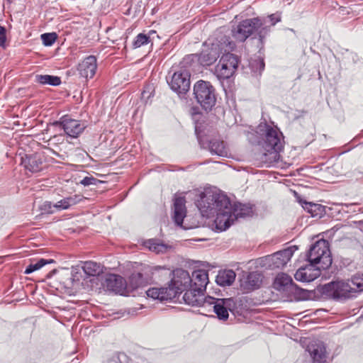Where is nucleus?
<instances>
[{"label": "nucleus", "instance_id": "nucleus-1", "mask_svg": "<svg viewBox=\"0 0 363 363\" xmlns=\"http://www.w3.org/2000/svg\"><path fill=\"white\" fill-rule=\"evenodd\" d=\"M197 206L203 217H216L214 224L220 231L225 230L238 218L245 217L251 213V208L245 204H233L227 195L217 189L203 192Z\"/></svg>", "mask_w": 363, "mask_h": 363}, {"label": "nucleus", "instance_id": "nucleus-2", "mask_svg": "<svg viewBox=\"0 0 363 363\" xmlns=\"http://www.w3.org/2000/svg\"><path fill=\"white\" fill-rule=\"evenodd\" d=\"M258 144L264 150L259 154L257 160L262 167H270L279 160V152L284 148V136L279 129L267 123H260L256 130Z\"/></svg>", "mask_w": 363, "mask_h": 363}, {"label": "nucleus", "instance_id": "nucleus-3", "mask_svg": "<svg viewBox=\"0 0 363 363\" xmlns=\"http://www.w3.org/2000/svg\"><path fill=\"white\" fill-rule=\"evenodd\" d=\"M269 33V26L260 18L244 20L232 30L233 37L237 41L241 43L245 41L248 37L253 34L258 36L259 40L262 43Z\"/></svg>", "mask_w": 363, "mask_h": 363}, {"label": "nucleus", "instance_id": "nucleus-4", "mask_svg": "<svg viewBox=\"0 0 363 363\" xmlns=\"http://www.w3.org/2000/svg\"><path fill=\"white\" fill-rule=\"evenodd\" d=\"M235 45L230 41L226 36H223L220 40L212 42H206L202 51L198 56V60L202 66L213 65L223 52L232 51L235 49Z\"/></svg>", "mask_w": 363, "mask_h": 363}, {"label": "nucleus", "instance_id": "nucleus-5", "mask_svg": "<svg viewBox=\"0 0 363 363\" xmlns=\"http://www.w3.org/2000/svg\"><path fill=\"white\" fill-rule=\"evenodd\" d=\"M200 118L201 116L199 114L193 116V119L195 121V133L201 147L208 149L212 155L223 157H230L229 149L223 140L217 138L210 140L205 139L206 133L203 124L199 122Z\"/></svg>", "mask_w": 363, "mask_h": 363}, {"label": "nucleus", "instance_id": "nucleus-6", "mask_svg": "<svg viewBox=\"0 0 363 363\" xmlns=\"http://www.w3.org/2000/svg\"><path fill=\"white\" fill-rule=\"evenodd\" d=\"M306 260L318 265L322 269H328L332 264V258L327 240L321 239L311 245L306 255Z\"/></svg>", "mask_w": 363, "mask_h": 363}, {"label": "nucleus", "instance_id": "nucleus-7", "mask_svg": "<svg viewBox=\"0 0 363 363\" xmlns=\"http://www.w3.org/2000/svg\"><path fill=\"white\" fill-rule=\"evenodd\" d=\"M194 94L198 104L206 111H210L216 101L215 89L209 82L199 80L194 86Z\"/></svg>", "mask_w": 363, "mask_h": 363}, {"label": "nucleus", "instance_id": "nucleus-8", "mask_svg": "<svg viewBox=\"0 0 363 363\" xmlns=\"http://www.w3.org/2000/svg\"><path fill=\"white\" fill-rule=\"evenodd\" d=\"M321 292L323 295L333 299H346L353 297L354 287L350 282L342 281H331L322 286Z\"/></svg>", "mask_w": 363, "mask_h": 363}, {"label": "nucleus", "instance_id": "nucleus-9", "mask_svg": "<svg viewBox=\"0 0 363 363\" xmlns=\"http://www.w3.org/2000/svg\"><path fill=\"white\" fill-rule=\"evenodd\" d=\"M239 64L238 57L227 51L223 52L218 64L216 67V73L219 79H229L235 72Z\"/></svg>", "mask_w": 363, "mask_h": 363}, {"label": "nucleus", "instance_id": "nucleus-10", "mask_svg": "<svg viewBox=\"0 0 363 363\" xmlns=\"http://www.w3.org/2000/svg\"><path fill=\"white\" fill-rule=\"evenodd\" d=\"M55 124L60 126L67 135L73 138H77L87 126L86 122L72 119L68 116H62Z\"/></svg>", "mask_w": 363, "mask_h": 363}, {"label": "nucleus", "instance_id": "nucleus-11", "mask_svg": "<svg viewBox=\"0 0 363 363\" xmlns=\"http://www.w3.org/2000/svg\"><path fill=\"white\" fill-rule=\"evenodd\" d=\"M313 363H327V350L324 342H299Z\"/></svg>", "mask_w": 363, "mask_h": 363}, {"label": "nucleus", "instance_id": "nucleus-12", "mask_svg": "<svg viewBox=\"0 0 363 363\" xmlns=\"http://www.w3.org/2000/svg\"><path fill=\"white\" fill-rule=\"evenodd\" d=\"M298 250L296 245L290 246L265 257V261L272 269L281 268L291 259L294 253Z\"/></svg>", "mask_w": 363, "mask_h": 363}, {"label": "nucleus", "instance_id": "nucleus-13", "mask_svg": "<svg viewBox=\"0 0 363 363\" xmlns=\"http://www.w3.org/2000/svg\"><path fill=\"white\" fill-rule=\"evenodd\" d=\"M169 289L176 293V298L191 286V276L183 269H177L173 272V278L169 285Z\"/></svg>", "mask_w": 363, "mask_h": 363}, {"label": "nucleus", "instance_id": "nucleus-14", "mask_svg": "<svg viewBox=\"0 0 363 363\" xmlns=\"http://www.w3.org/2000/svg\"><path fill=\"white\" fill-rule=\"evenodd\" d=\"M167 83L174 91L179 94H186L190 88V74L186 69H180L172 74Z\"/></svg>", "mask_w": 363, "mask_h": 363}, {"label": "nucleus", "instance_id": "nucleus-15", "mask_svg": "<svg viewBox=\"0 0 363 363\" xmlns=\"http://www.w3.org/2000/svg\"><path fill=\"white\" fill-rule=\"evenodd\" d=\"M206 306H212L213 311L219 320H225L228 318V311L230 310L231 300L229 298H216L206 296Z\"/></svg>", "mask_w": 363, "mask_h": 363}, {"label": "nucleus", "instance_id": "nucleus-16", "mask_svg": "<svg viewBox=\"0 0 363 363\" xmlns=\"http://www.w3.org/2000/svg\"><path fill=\"white\" fill-rule=\"evenodd\" d=\"M102 287L106 291L124 295L126 293L125 280L119 275L108 274L102 282Z\"/></svg>", "mask_w": 363, "mask_h": 363}, {"label": "nucleus", "instance_id": "nucleus-17", "mask_svg": "<svg viewBox=\"0 0 363 363\" xmlns=\"http://www.w3.org/2000/svg\"><path fill=\"white\" fill-rule=\"evenodd\" d=\"M203 291L198 288L189 286L184 291L182 298L187 305L206 307V296L204 297Z\"/></svg>", "mask_w": 363, "mask_h": 363}, {"label": "nucleus", "instance_id": "nucleus-18", "mask_svg": "<svg viewBox=\"0 0 363 363\" xmlns=\"http://www.w3.org/2000/svg\"><path fill=\"white\" fill-rule=\"evenodd\" d=\"M315 266L314 264L309 263L306 267H300L294 275L295 279L303 282H311L315 280L320 276V269H322Z\"/></svg>", "mask_w": 363, "mask_h": 363}, {"label": "nucleus", "instance_id": "nucleus-19", "mask_svg": "<svg viewBox=\"0 0 363 363\" xmlns=\"http://www.w3.org/2000/svg\"><path fill=\"white\" fill-rule=\"evenodd\" d=\"M97 69L96 58L94 55L86 57L78 65L77 70L80 77L85 79L92 78Z\"/></svg>", "mask_w": 363, "mask_h": 363}, {"label": "nucleus", "instance_id": "nucleus-20", "mask_svg": "<svg viewBox=\"0 0 363 363\" xmlns=\"http://www.w3.org/2000/svg\"><path fill=\"white\" fill-rule=\"evenodd\" d=\"M43 156L40 153H35L21 158V164L24 168L32 173L41 171L44 165Z\"/></svg>", "mask_w": 363, "mask_h": 363}, {"label": "nucleus", "instance_id": "nucleus-21", "mask_svg": "<svg viewBox=\"0 0 363 363\" xmlns=\"http://www.w3.org/2000/svg\"><path fill=\"white\" fill-rule=\"evenodd\" d=\"M147 296L160 301H171L176 298V293L168 287H152L146 291Z\"/></svg>", "mask_w": 363, "mask_h": 363}, {"label": "nucleus", "instance_id": "nucleus-22", "mask_svg": "<svg viewBox=\"0 0 363 363\" xmlns=\"http://www.w3.org/2000/svg\"><path fill=\"white\" fill-rule=\"evenodd\" d=\"M262 281V276L257 272L248 273L240 279V286L243 290L250 291L259 288Z\"/></svg>", "mask_w": 363, "mask_h": 363}, {"label": "nucleus", "instance_id": "nucleus-23", "mask_svg": "<svg viewBox=\"0 0 363 363\" xmlns=\"http://www.w3.org/2000/svg\"><path fill=\"white\" fill-rule=\"evenodd\" d=\"M185 203L186 200L184 197L179 196L174 199L173 219L174 223L179 226L182 225L184 218L186 214Z\"/></svg>", "mask_w": 363, "mask_h": 363}, {"label": "nucleus", "instance_id": "nucleus-24", "mask_svg": "<svg viewBox=\"0 0 363 363\" xmlns=\"http://www.w3.org/2000/svg\"><path fill=\"white\" fill-rule=\"evenodd\" d=\"M208 281V274L206 270L196 269L193 272L191 277V286L205 291Z\"/></svg>", "mask_w": 363, "mask_h": 363}, {"label": "nucleus", "instance_id": "nucleus-25", "mask_svg": "<svg viewBox=\"0 0 363 363\" xmlns=\"http://www.w3.org/2000/svg\"><path fill=\"white\" fill-rule=\"evenodd\" d=\"M274 287L282 292L292 291L294 289V284L292 278L286 274L281 273L277 276Z\"/></svg>", "mask_w": 363, "mask_h": 363}, {"label": "nucleus", "instance_id": "nucleus-26", "mask_svg": "<svg viewBox=\"0 0 363 363\" xmlns=\"http://www.w3.org/2000/svg\"><path fill=\"white\" fill-rule=\"evenodd\" d=\"M303 208L311 214V217L321 218L325 214V207L320 204L300 201Z\"/></svg>", "mask_w": 363, "mask_h": 363}, {"label": "nucleus", "instance_id": "nucleus-27", "mask_svg": "<svg viewBox=\"0 0 363 363\" xmlns=\"http://www.w3.org/2000/svg\"><path fill=\"white\" fill-rule=\"evenodd\" d=\"M236 274L232 269L220 271L216 277V283L221 286H230L235 279Z\"/></svg>", "mask_w": 363, "mask_h": 363}, {"label": "nucleus", "instance_id": "nucleus-28", "mask_svg": "<svg viewBox=\"0 0 363 363\" xmlns=\"http://www.w3.org/2000/svg\"><path fill=\"white\" fill-rule=\"evenodd\" d=\"M80 196L77 195L68 196L55 203L54 207L57 211L66 210L68 209L69 207L78 203L80 201Z\"/></svg>", "mask_w": 363, "mask_h": 363}, {"label": "nucleus", "instance_id": "nucleus-29", "mask_svg": "<svg viewBox=\"0 0 363 363\" xmlns=\"http://www.w3.org/2000/svg\"><path fill=\"white\" fill-rule=\"evenodd\" d=\"M82 269L84 273L88 276H98L103 272V266L93 261L85 262L82 266Z\"/></svg>", "mask_w": 363, "mask_h": 363}, {"label": "nucleus", "instance_id": "nucleus-30", "mask_svg": "<svg viewBox=\"0 0 363 363\" xmlns=\"http://www.w3.org/2000/svg\"><path fill=\"white\" fill-rule=\"evenodd\" d=\"M143 246L150 251L156 253H163L167 251L168 247L156 239H149L143 242Z\"/></svg>", "mask_w": 363, "mask_h": 363}, {"label": "nucleus", "instance_id": "nucleus-31", "mask_svg": "<svg viewBox=\"0 0 363 363\" xmlns=\"http://www.w3.org/2000/svg\"><path fill=\"white\" fill-rule=\"evenodd\" d=\"M35 80L37 82L41 84H48L51 86H58L61 84V79L57 76L48 75V74H38L35 76Z\"/></svg>", "mask_w": 363, "mask_h": 363}, {"label": "nucleus", "instance_id": "nucleus-32", "mask_svg": "<svg viewBox=\"0 0 363 363\" xmlns=\"http://www.w3.org/2000/svg\"><path fill=\"white\" fill-rule=\"evenodd\" d=\"M53 259H40L38 261H37L35 263H30L26 269L24 273L26 274H31L32 272L40 269L41 267H43L46 264L52 263L53 262Z\"/></svg>", "mask_w": 363, "mask_h": 363}, {"label": "nucleus", "instance_id": "nucleus-33", "mask_svg": "<svg viewBox=\"0 0 363 363\" xmlns=\"http://www.w3.org/2000/svg\"><path fill=\"white\" fill-rule=\"evenodd\" d=\"M145 279L141 273H133L129 277V284L133 289H137L145 284Z\"/></svg>", "mask_w": 363, "mask_h": 363}, {"label": "nucleus", "instance_id": "nucleus-34", "mask_svg": "<svg viewBox=\"0 0 363 363\" xmlns=\"http://www.w3.org/2000/svg\"><path fill=\"white\" fill-rule=\"evenodd\" d=\"M350 284L354 287V294L363 291V274L357 273L350 280Z\"/></svg>", "mask_w": 363, "mask_h": 363}, {"label": "nucleus", "instance_id": "nucleus-35", "mask_svg": "<svg viewBox=\"0 0 363 363\" xmlns=\"http://www.w3.org/2000/svg\"><path fill=\"white\" fill-rule=\"evenodd\" d=\"M250 66L254 72H258L259 74H261L262 72L264 69L265 65L264 60L260 57H258V59L251 62L250 63Z\"/></svg>", "mask_w": 363, "mask_h": 363}, {"label": "nucleus", "instance_id": "nucleus-36", "mask_svg": "<svg viewBox=\"0 0 363 363\" xmlns=\"http://www.w3.org/2000/svg\"><path fill=\"white\" fill-rule=\"evenodd\" d=\"M149 36L145 34L140 33L138 34L135 40L133 42V47L134 48H140L144 45H146L149 43Z\"/></svg>", "mask_w": 363, "mask_h": 363}, {"label": "nucleus", "instance_id": "nucleus-37", "mask_svg": "<svg viewBox=\"0 0 363 363\" xmlns=\"http://www.w3.org/2000/svg\"><path fill=\"white\" fill-rule=\"evenodd\" d=\"M43 43L45 46H51L57 39V34L55 33H46L40 36Z\"/></svg>", "mask_w": 363, "mask_h": 363}, {"label": "nucleus", "instance_id": "nucleus-38", "mask_svg": "<svg viewBox=\"0 0 363 363\" xmlns=\"http://www.w3.org/2000/svg\"><path fill=\"white\" fill-rule=\"evenodd\" d=\"M54 206L55 203H52L51 201H46L40 205V209L43 213H53L57 211L55 209Z\"/></svg>", "mask_w": 363, "mask_h": 363}, {"label": "nucleus", "instance_id": "nucleus-39", "mask_svg": "<svg viewBox=\"0 0 363 363\" xmlns=\"http://www.w3.org/2000/svg\"><path fill=\"white\" fill-rule=\"evenodd\" d=\"M264 21L267 26H269V29L270 30V27L274 26L277 22L280 21L281 18L279 16H276L274 14L270 15L268 18H261Z\"/></svg>", "mask_w": 363, "mask_h": 363}, {"label": "nucleus", "instance_id": "nucleus-40", "mask_svg": "<svg viewBox=\"0 0 363 363\" xmlns=\"http://www.w3.org/2000/svg\"><path fill=\"white\" fill-rule=\"evenodd\" d=\"M0 47H6V30L5 27L0 26Z\"/></svg>", "mask_w": 363, "mask_h": 363}, {"label": "nucleus", "instance_id": "nucleus-41", "mask_svg": "<svg viewBox=\"0 0 363 363\" xmlns=\"http://www.w3.org/2000/svg\"><path fill=\"white\" fill-rule=\"evenodd\" d=\"M97 182L98 180L93 177H85L81 180L80 184L84 186H88L90 185H96Z\"/></svg>", "mask_w": 363, "mask_h": 363}, {"label": "nucleus", "instance_id": "nucleus-42", "mask_svg": "<svg viewBox=\"0 0 363 363\" xmlns=\"http://www.w3.org/2000/svg\"><path fill=\"white\" fill-rule=\"evenodd\" d=\"M147 92L145 91H144L143 93H142V98H145V95H146Z\"/></svg>", "mask_w": 363, "mask_h": 363}, {"label": "nucleus", "instance_id": "nucleus-43", "mask_svg": "<svg viewBox=\"0 0 363 363\" xmlns=\"http://www.w3.org/2000/svg\"><path fill=\"white\" fill-rule=\"evenodd\" d=\"M72 363H78V362H74V360H72Z\"/></svg>", "mask_w": 363, "mask_h": 363}]
</instances>
